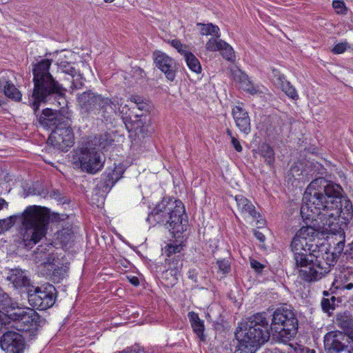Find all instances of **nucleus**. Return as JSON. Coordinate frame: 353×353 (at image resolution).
<instances>
[{
  "label": "nucleus",
  "mask_w": 353,
  "mask_h": 353,
  "mask_svg": "<svg viewBox=\"0 0 353 353\" xmlns=\"http://www.w3.org/2000/svg\"><path fill=\"white\" fill-rule=\"evenodd\" d=\"M293 353H315L314 350H310L307 347L296 344L293 349Z\"/></svg>",
  "instance_id": "nucleus-46"
},
{
  "label": "nucleus",
  "mask_w": 353,
  "mask_h": 353,
  "mask_svg": "<svg viewBox=\"0 0 353 353\" xmlns=\"http://www.w3.org/2000/svg\"><path fill=\"white\" fill-rule=\"evenodd\" d=\"M230 77L234 82L238 83L239 88L244 91L252 94H256L259 92L258 89L249 80L248 75L237 67L230 69Z\"/></svg>",
  "instance_id": "nucleus-20"
},
{
  "label": "nucleus",
  "mask_w": 353,
  "mask_h": 353,
  "mask_svg": "<svg viewBox=\"0 0 353 353\" xmlns=\"http://www.w3.org/2000/svg\"><path fill=\"white\" fill-rule=\"evenodd\" d=\"M351 250L353 251V242L351 243Z\"/></svg>",
  "instance_id": "nucleus-60"
},
{
  "label": "nucleus",
  "mask_w": 353,
  "mask_h": 353,
  "mask_svg": "<svg viewBox=\"0 0 353 353\" xmlns=\"http://www.w3.org/2000/svg\"><path fill=\"white\" fill-rule=\"evenodd\" d=\"M316 247L303 237L296 234L292 243L291 249L294 253L295 265L299 268V276L306 281H315L330 272V264L322 257L314 254Z\"/></svg>",
  "instance_id": "nucleus-3"
},
{
  "label": "nucleus",
  "mask_w": 353,
  "mask_h": 353,
  "mask_svg": "<svg viewBox=\"0 0 353 353\" xmlns=\"http://www.w3.org/2000/svg\"><path fill=\"white\" fill-rule=\"evenodd\" d=\"M336 297L332 296L330 298H323L321 301V307L325 312H330L335 306Z\"/></svg>",
  "instance_id": "nucleus-36"
},
{
  "label": "nucleus",
  "mask_w": 353,
  "mask_h": 353,
  "mask_svg": "<svg viewBox=\"0 0 353 353\" xmlns=\"http://www.w3.org/2000/svg\"><path fill=\"white\" fill-rule=\"evenodd\" d=\"M114 0H104L105 2H107V3H111L112 1H114Z\"/></svg>",
  "instance_id": "nucleus-59"
},
{
  "label": "nucleus",
  "mask_w": 353,
  "mask_h": 353,
  "mask_svg": "<svg viewBox=\"0 0 353 353\" xmlns=\"http://www.w3.org/2000/svg\"><path fill=\"white\" fill-rule=\"evenodd\" d=\"M250 265L257 272H261L265 268L264 265L254 259L250 261Z\"/></svg>",
  "instance_id": "nucleus-49"
},
{
  "label": "nucleus",
  "mask_w": 353,
  "mask_h": 353,
  "mask_svg": "<svg viewBox=\"0 0 353 353\" xmlns=\"http://www.w3.org/2000/svg\"><path fill=\"white\" fill-rule=\"evenodd\" d=\"M231 143L237 152H241L242 151V146L236 137H232Z\"/></svg>",
  "instance_id": "nucleus-53"
},
{
  "label": "nucleus",
  "mask_w": 353,
  "mask_h": 353,
  "mask_svg": "<svg viewBox=\"0 0 353 353\" xmlns=\"http://www.w3.org/2000/svg\"><path fill=\"white\" fill-rule=\"evenodd\" d=\"M341 190H340V193H339V199L338 200V203H339V208L340 209V213H339V215L336 218V219L334 220V222L336 221L337 218L341 216V214H345L344 211H345V213L347 214H350L352 211V205L350 203V201H345V206L344 207V208L343 209L342 207H341V192H342V188L341 187L338 185Z\"/></svg>",
  "instance_id": "nucleus-37"
},
{
  "label": "nucleus",
  "mask_w": 353,
  "mask_h": 353,
  "mask_svg": "<svg viewBox=\"0 0 353 353\" xmlns=\"http://www.w3.org/2000/svg\"><path fill=\"white\" fill-rule=\"evenodd\" d=\"M169 268L163 272V277L167 278L168 276H171L170 284H174L178 280V276H180V272L182 268L183 264L180 256L178 255L170 258L168 260Z\"/></svg>",
  "instance_id": "nucleus-23"
},
{
  "label": "nucleus",
  "mask_w": 353,
  "mask_h": 353,
  "mask_svg": "<svg viewBox=\"0 0 353 353\" xmlns=\"http://www.w3.org/2000/svg\"><path fill=\"white\" fill-rule=\"evenodd\" d=\"M285 93L292 99L296 100L299 98L296 90L292 85L285 89Z\"/></svg>",
  "instance_id": "nucleus-51"
},
{
  "label": "nucleus",
  "mask_w": 353,
  "mask_h": 353,
  "mask_svg": "<svg viewBox=\"0 0 353 353\" xmlns=\"http://www.w3.org/2000/svg\"><path fill=\"white\" fill-rule=\"evenodd\" d=\"M6 205H8L7 202L3 199H0V210L3 209Z\"/></svg>",
  "instance_id": "nucleus-57"
},
{
  "label": "nucleus",
  "mask_w": 353,
  "mask_h": 353,
  "mask_svg": "<svg viewBox=\"0 0 353 353\" xmlns=\"http://www.w3.org/2000/svg\"><path fill=\"white\" fill-rule=\"evenodd\" d=\"M238 210L245 217L251 218L256 221L257 227H261L264 225V220L261 218V215L255 210L254 205L243 195H236L235 196Z\"/></svg>",
  "instance_id": "nucleus-17"
},
{
  "label": "nucleus",
  "mask_w": 353,
  "mask_h": 353,
  "mask_svg": "<svg viewBox=\"0 0 353 353\" xmlns=\"http://www.w3.org/2000/svg\"><path fill=\"white\" fill-rule=\"evenodd\" d=\"M7 281L13 285L16 289L25 288L28 292L32 288L31 281L26 273L19 269L11 270L6 277Z\"/></svg>",
  "instance_id": "nucleus-21"
},
{
  "label": "nucleus",
  "mask_w": 353,
  "mask_h": 353,
  "mask_svg": "<svg viewBox=\"0 0 353 353\" xmlns=\"http://www.w3.org/2000/svg\"><path fill=\"white\" fill-rule=\"evenodd\" d=\"M10 323H11V322L9 318V313L6 314L0 310V329H1L3 326L6 325V324Z\"/></svg>",
  "instance_id": "nucleus-48"
},
{
  "label": "nucleus",
  "mask_w": 353,
  "mask_h": 353,
  "mask_svg": "<svg viewBox=\"0 0 353 353\" xmlns=\"http://www.w3.org/2000/svg\"><path fill=\"white\" fill-rule=\"evenodd\" d=\"M171 46L174 48L177 51L181 54L184 55V52H188V51L186 50L187 46L183 45L179 40L173 39L170 41Z\"/></svg>",
  "instance_id": "nucleus-44"
},
{
  "label": "nucleus",
  "mask_w": 353,
  "mask_h": 353,
  "mask_svg": "<svg viewBox=\"0 0 353 353\" xmlns=\"http://www.w3.org/2000/svg\"><path fill=\"white\" fill-rule=\"evenodd\" d=\"M72 80V88L74 89H79L83 85V78L80 74H74V76H71Z\"/></svg>",
  "instance_id": "nucleus-43"
},
{
  "label": "nucleus",
  "mask_w": 353,
  "mask_h": 353,
  "mask_svg": "<svg viewBox=\"0 0 353 353\" xmlns=\"http://www.w3.org/2000/svg\"><path fill=\"white\" fill-rule=\"evenodd\" d=\"M239 328L235 332L236 339H243L257 347L270 339V325L264 313L250 316Z\"/></svg>",
  "instance_id": "nucleus-8"
},
{
  "label": "nucleus",
  "mask_w": 353,
  "mask_h": 353,
  "mask_svg": "<svg viewBox=\"0 0 353 353\" xmlns=\"http://www.w3.org/2000/svg\"><path fill=\"white\" fill-rule=\"evenodd\" d=\"M200 26V32L202 35H214L216 37H220L219 28L217 26H214L212 23L203 24L198 23Z\"/></svg>",
  "instance_id": "nucleus-30"
},
{
  "label": "nucleus",
  "mask_w": 353,
  "mask_h": 353,
  "mask_svg": "<svg viewBox=\"0 0 353 353\" xmlns=\"http://www.w3.org/2000/svg\"><path fill=\"white\" fill-rule=\"evenodd\" d=\"M113 141L111 134L107 132L101 134L98 138V143L103 148L111 145Z\"/></svg>",
  "instance_id": "nucleus-38"
},
{
  "label": "nucleus",
  "mask_w": 353,
  "mask_h": 353,
  "mask_svg": "<svg viewBox=\"0 0 353 353\" xmlns=\"http://www.w3.org/2000/svg\"><path fill=\"white\" fill-rule=\"evenodd\" d=\"M58 66L63 72L68 74L70 76H74V74H76L75 68L67 61H61L58 63Z\"/></svg>",
  "instance_id": "nucleus-41"
},
{
  "label": "nucleus",
  "mask_w": 353,
  "mask_h": 353,
  "mask_svg": "<svg viewBox=\"0 0 353 353\" xmlns=\"http://www.w3.org/2000/svg\"><path fill=\"white\" fill-rule=\"evenodd\" d=\"M185 209L180 201L164 199L152 211L155 221L168 228L173 236L181 234L187 225Z\"/></svg>",
  "instance_id": "nucleus-7"
},
{
  "label": "nucleus",
  "mask_w": 353,
  "mask_h": 353,
  "mask_svg": "<svg viewBox=\"0 0 353 353\" xmlns=\"http://www.w3.org/2000/svg\"><path fill=\"white\" fill-rule=\"evenodd\" d=\"M220 37H212L205 44V48L210 52L219 51L223 48V45L225 46V41L219 39Z\"/></svg>",
  "instance_id": "nucleus-32"
},
{
  "label": "nucleus",
  "mask_w": 353,
  "mask_h": 353,
  "mask_svg": "<svg viewBox=\"0 0 353 353\" xmlns=\"http://www.w3.org/2000/svg\"><path fill=\"white\" fill-rule=\"evenodd\" d=\"M324 295L328 296L329 294L327 292H324Z\"/></svg>",
  "instance_id": "nucleus-61"
},
{
  "label": "nucleus",
  "mask_w": 353,
  "mask_h": 353,
  "mask_svg": "<svg viewBox=\"0 0 353 353\" xmlns=\"http://www.w3.org/2000/svg\"><path fill=\"white\" fill-rule=\"evenodd\" d=\"M338 184L317 178L307 187L301 208V215L304 221H310L312 225L302 227L296 234L313 243L319 232L332 230L334 220L339 215Z\"/></svg>",
  "instance_id": "nucleus-1"
},
{
  "label": "nucleus",
  "mask_w": 353,
  "mask_h": 353,
  "mask_svg": "<svg viewBox=\"0 0 353 353\" xmlns=\"http://www.w3.org/2000/svg\"><path fill=\"white\" fill-rule=\"evenodd\" d=\"M181 244H168L165 247L164 253L168 257L171 258L172 255L176 254V253H179L181 251Z\"/></svg>",
  "instance_id": "nucleus-40"
},
{
  "label": "nucleus",
  "mask_w": 353,
  "mask_h": 353,
  "mask_svg": "<svg viewBox=\"0 0 353 353\" xmlns=\"http://www.w3.org/2000/svg\"><path fill=\"white\" fill-rule=\"evenodd\" d=\"M216 264L218 265L219 270L221 272H222V274H225L230 272V265L228 260H225V259L218 260L216 261Z\"/></svg>",
  "instance_id": "nucleus-42"
},
{
  "label": "nucleus",
  "mask_w": 353,
  "mask_h": 353,
  "mask_svg": "<svg viewBox=\"0 0 353 353\" xmlns=\"http://www.w3.org/2000/svg\"><path fill=\"white\" fill-rule=\"evenodd\" d=\"M50 248H52L51 245L45 244L39 245L32 255L33 260L35 263L43 265L51 264L54 261V257L50 252Z\"/></svg>",
  "instance_id": "nucleus-22"
},
{
  "label": "nucleus",
  "mask_w": 353,
  "mask_h": 353,
  "mask_svg": "<svg viewBox=\"0 0 353 353\" xmlns=\"http://www.w3.org/2000/svg\"><path fill=\"white\" fill-rule=\"evenodd\" d=\"M184 57L189 68L196 72H201V66L198 59L190 52H184Z\"/></svg>",
  "instance_id": "nucleus-29"
},
{
  "label": "nucleus",
  "mask_w": 353,
  "mask_h": 353,
  "mask_svg": "<svg viewBox=\"0 0 353 353\" xmlns=\"http://www.w3.org/2000/svg\"><path fill=\"white\" fill-rule=\"evenodd\" d=\"M343 239H344V236H343ZM344 244H345L344 239L339 241L336 243V246L334 247V254H341L342 252V251L343 250Z\"/></svg>",
  "instance_id": "nucleus-52"
},
{
  "label": "nucleus",
  "mask_w": 353,
  "mask_h": 353,
  "mask_svg": "<svg viewBox=\"0 0 353 353\" xmlns=\"http://www.w3.org/2000/svg\"><path fill=\"white\" fill-rule=\"evenodd\" d=\"M0 308L7 310L8 313L12 312L18 308V303L14 301L9 295L0 289Z\"/></svg>",
  "instance_id": "nucleus-26"
},
{
  "label": "nucleus",
  "mask_w": 353,
  "mask_h": 353,
  "mask_svg": "<svg viewBox=\"0 0 353 353\" xmlns=\"http://www.w3.org/2000/svg\"><path fill=\"white\" fill-rule=\"evenodd\" d=\"M333 8L336 10L339 14H345L347 12V9L345 8V3L342 1H334L332 2Z\"/></svg>",
  "instance_id": "nucleus-45"
},
{
  "label": "nucleus",
  "mask_w": 353,
  "mask_h": 353,
  "mask_svg": "<svg viewBox=\"0 0 353 353\" xmlns=\"http://www.w3.org/2000/svg\"><path fill=\"white\" fill-rule=\"evenodd\" d=\"M232 114L236 126L245 134L251 132V122L248 112L241 105H236L232 110Z\"/></svg>",
  "instance_id": "nucleus-19"
},
{
  "label": "nucleus",
  "mask_w": 353,
  "mask_h": 353,
  "mask_svg": "<svg viewBox=\"0 0 353 353\" xmlns=\"http://www.w3.org/2000/svg\"><path fill=\"white\" fill-rule=\"evenodd\" d=\"M334 323L345 333L330 332L324 337L327 353H353V318L347 312L336 315Z\"/></svg>",
  "instance_id": "nucleus-6"
},
{
  "label": "nucleus",
  "mask_w": 353,
  "mask_h": 353,
  "mask_svg": "<svg viewBox=\"0 0 353 353\" xmlns=\"http://www.w3.org/2000/svg\"><path fill=\"white\" fill-rule=\"evenodd\" d=\"M188 317L190 319L192 327L196 334L198 337L200 338L201 340H204V323L202 320H201L199 317L198 314L194 312H190L188 313Z\"/></svg>",
  "instance_id": "nucleus-25"
},
{
  "label": "nucleus",
  "mask_w": 353,
  "mask_h": 353,
  "mask_svg": "<svg viewBox=\"0 0 353 353\" xmlns=\"http://www.w3.org/2000/svg\"><path fill=\"white\" fill-rule=\"evenodd\" d=\"M271 330L277 340L285 343L294 337L298 330V319L289 306L277 308L273 314Z\"/></svg>",
  "instance_id": "nucleus-9"
},
{
  "label": "nucleus",
  "mask_w": 353,
  "mask_h": 353,
  "mask_svg": "<svg viewBox=\"0 0 353 353\" xmlns=\"http://www.w3.org/2000/svg\"><path fill=\"white\" fill-rule=\"evenodd\" d=\"M16 311L9 313L11 327H14L19 331H30L36 330L41 322L40 315L34 310L30 308L22 309L16 308Z\"/></svg>",
  "instance_id": "nucleus-12"
},
{
  "label": "nucleus",
  "mask_w": 353,
  "mask_h": 353,
  "mask_svg": "<svg viewBox=\"0 0 353 353\" xmlns=\"http://www.w3.org/2000/svg\"><path fill=\"white\" fill-rule=\"evenodd\" d=\"M123 171L121 168H115L110 173L108 174L110 185L114 183L122 176Z\"/></svg>",
  "instance_id": "nucleus-39"
},
{
  "label": "nucleus",
  "mask_w": 353,
  "mask_h": 353,
  "mask_svg": "<svg viewBox=\"0 0 353 353\" xmlns=\"http://www.w3.org/2000/svg\"><path fill=\"white\" fill-rule=\"evenodd\" d=\"M0 91H3L6 97L15 101H20L21 93L15 85L5 77L0 78Z\"/></svg>",
  "instance_id": "nucleus-24"
},
{
  "label": "nucleus",
  "mask_w": 353,
  "mask_h": 353,
  "mask_svg": "<svg viewBox=\"0 0 353 353\" xmlns=\"http://www.w3.org/2000/svg\"><path fill=\"white\" fill-rule=\"evenodd\" d=\"M77 101L83 117L102 121H110L119 109L118 100L105 97L92 90L79 94Z\"/></svg>",
  "instance_id": "nucleus-5"
},
{
  "label": "nucleus",
  "mask_w": 353,
  "mask_h": 353,
  "mask_svg": "<svg viewBox=\"0 0 353 353\" xmlns=\"http://www.w3.org/2000/svg\"><path fill=\"white\" fill-rule=\"evenodd\" d=\"M153 55L157 67L165 74L169 81H172L175 78L174 61L160 51L154 52Z\"/></svg>",
  "instance_id": "nucleus-18"
},
{
  "label": "nucleus",
  "mask_w": 353,
  "mask_h": 353,
  "mask_svg": "<svg viewBox=\"0 0 353 353\" xmlns=\"http://www.w3.org/2000/svg\"><path fill=\"white\" fill-rule=\"evenodd\" d=\"M130 100L135 104V105H138L139 104V102H143V100L139 97L137 96L132 97Z\"/></svg>",
  "instance_id": "nucleus-56"
},
{
  "label": "nucleus",
  "mask_w": 353,
  "mask_h": 353,
  "mask_svg": "<svg viewBox=\"0 0 353 353\" xmlns=\"http://www.w3.org/2000/svg\"><path fill=\"white\" fill-rule=\"evenodd\" d=\"M347 47V43H340L336 44L332 49V52L335 54H341L343 53Z\"/></svg>",
  "instance_id": "nucleus-50"
},
{
  "label": "nucleus",
  "mask_w": 353,
  "mask_h": 353,
  "mask_svg": "<svg viewBox=\"0 0 353 353\" xmlns=\"http://www.w3.org/2000/svg\"><path fill=\"white\" fill-rule=\"evenodd\" d=\"M339 278L341 281V288L352 290L353 289V271L346 269L341 272Z\"/></svg>",
  "instance_id": "nucleus-28"
},
{
  "label": "nucleus",
  "mask_w": 353,
  "mask_h": 353,
  "mask_svg": "<svg viewBox=\"0 0 353 353\" xmlns=\"http://www.w3.org/2000/svg\"><path fill=\"white\" fill-rule=\"evenodd\" d=\"M130 282L134 286H137L139 284V279L136 276H132L130 278H128Z\"/></svg>",
  "instance_id": "nucleus-55"
},
{
  "label": "nucleus",
  "mask_w": 353,
  "mask_h": 353,
  "mask_svg": "<svg viewBox=\"0 0 353 353\" xmlns=\"http://www.w3.org/2000/svg\"><path fill=\"white\" fill-rule=\"evenodd\" d=\"M110 181L108 180V177L107 175L105 179H102L100 181V184L99 185V188L101 189L103 192L108 191L114 185H110Z\"/></svg>",
  "instance_id": "nucleus-47"
},
{
  "label": "nucleus",
  "mask_w": 353,
  "mask_h": 353,
  "mask_svg": "<svg viewBox=\"0 0 353 353\" xmlns=\"http://www.w3.org/2000/svg\"><path fill=\"white\" fill-rule=\"evenodd\" d=\"M50 219V211L37 205L28 207L21 216L20 245L31 249L46 235Z\"/></svg>",
  "instance_id": "nucleus-4"
},
{
  "label": "nucleus",
  "mask_w": 353,
  "mask_h": 353,
  "mask_svg": "<svg viewBox=\"0 0 353 353\" xmlns=\"http://www.w3.org/2000/svg\"><path fill=\"white\" fill-rule=\"evenodd\" d=\"M139 103L138 105H136L134 107L130 108L128 112H124L125 108H123L121 114L126 128L130 132H134V136L141 140L148 137L150 131L148 125L146 124L147 116L135 111V109L142 111L147 108L148 105L143 101L139 102Z\"/></svg>",
  "instance_id": "nucleus-10"
},
{
  "label": "nucleus",
  "mask_w": 353,
  "mask_h": 353,
  "mask_svg": "<svg viewBox=\"0 0 353 353\" xmlns=\"http://www.w3.org/2000/svg\"><path fill=\"white\" fill-rule=\"evenodd\" d=\"M259 152L265 159L268 165H271L274 161V152L268 144L263 143L259 148Z\"/></svg>",
  "instance_id": "nucleus-27"
},
{
  "label": "nucleus",
  "mask_w": 353,
  "mask_h": 353,
  "mask_svg": "<svg viewBox=\"0 0 353 353\" xmlns=\"http://www.w3.org/2000/svg\"><path fill=\"white\" fill-rule=\"evenodd\" d=\"M226 134L230 137V139H232V137H234L232 135V131L228 128L226 130Z\"/></svg>",
  "instance_id": "nucleus-58"
},
{
  "label": "nucleus",
  "mask_w": 353,
  "mask_h": 353,
  "mask_svg": "<svg viewBox=\"0 0 353 353\" xmlns=\"http://www.w3.org/2000/svg\"><path fill=\"white\" fill-rule=\"evenodd\" d=\"M48 142L59 150L68 151L74 143V134L70 122L67 123V125H58L54 129L49 136Z\"/></svg>",
  "instance_id": "nucleus-14"
},
{
  "label": "nucleus",
  "mask_w": 353,
  "mask_h": 353,
  "mask_svg": "<svg viewBox=\"0 0 353 353\" xmlns=\"http://www.w3.org/2000/svg\"><path fill=\"white\" fill-rule=\"evenodd\" d=\"M273 80L274 84L280 87L284 92H285V89H288L292 85L291 83L285 79L283 74H274Z\"/></svg>",
  "instance_id": "nucleus-33"
},
{
  "label": "nucleus",
  "mask_w": 353,
  "mask_h": 353,
  "mask_svg": "<svg viewBox=\"0 0 353 353\" xmlns=\"http://www.w3.org/2000/svg\"><path fill=\"white\" fill-rule=\"evenodd\" d=\"M239 341L237 348L234 353H254L257 347L252 344H250L248 341H243V339H236Z\"/></svg>",
  "instance_id": "nucleus-31"
},
{
  "label": "nucleus",
  "mask_w": 353,
  "mask_h": 353,
  "mask_svg": "<svg viewBox=\"0 0 353 353\" xmlns=\"http://www.w3.org/2000/svg\"><path fill=\"white\" fill-rule=\"evenodd\" d=\"M51 62L50 59H43L33 66L34 89L28 99V103L34 114L42 102H57L59 105H63L65 102V89L50 73Z\"/></svg>",
  "instance_id": "nucleus-2"
},
{
  "label": "nucleus",
  "mask_w": 353,
  "mask_h": 353,
  "mask_svg": "<svg viewBox=\"0 0 353 353\" xmlns=\"http://www.w3.org/2000/svg\"><path fill=\"white\" fill-rule=\"evenodd\" d=\"M221 55L228 61L234 62L235 61L234 51L233 48L225 42V46L223 45L221 50H219Z\"/></svg>",
  "instance_id": "nucleus-34"
},
{
  "label": "nucleus",
  "mask_w": 353,
  "mask_h": 353,
  "mask_svg": "<svg viewBox=\"0 0 353 353\" xmlns=\"http://www.w3.org/2000/svg\"><path fill=\"white\" fill-rule=\"evenodd\" d=\"M0 345L6 353H23L26 341L20 333L8 331L1 336Z\"/></svg>",
  "instance_id": "nucleus-16"
},
{
  "label": "nucleus",
  "mask_w": 353,
  "mask_h": 353,
  "mask_svg": "<svg viewBox=\"0 0 353 353\" xmlns=\"http://www.w3.org/2000/svg\"><path fill=\"white\" fill-rule=\"evenodd\" d=\"M64 112L65 111H54L50 108H46L38 118V121L41 126L48 129H55L58 125H67V123L71 121L68 113Z\"/></svg>",
  "instance_id": "nucleus-15"
},
{
  "label": "nucleus",
  "mask_w": 353,
  "mask_h": 353,
  "mask_svg": "<svg viewBox=\"0 0 353 353\" xmlns=\"http://www.w3.org/2000/svg\"><path fill=\"white\" fill-rule=\"evenodd\" d=\"M16 221V217L14 216H11L7 219H1L0 220V234L7 231L10 228H12Z\"/></svg>",
  "instance_id": "nucleus-35"
},
{
  "label": "nucleus",
  "mask_w": 353,
  "mask_h": 353,
  "mask_svg": "<svg viewBox=\"0 0 353 353\" xmlns=\"http://www.w3.org/2000/svg\"><path fill=\"white\" fill-rule=\"evenodd\" d=\"M254 236H256V238L257 239H259L261 242H263L265 241V237L262 232H261L259 231L254 230Z\"/></svg>",
  "instance_id": "nucleus-54"
},
{
  "label": "nucleus",
  "mask_w": 353,
  "mask_h": 353,
  "mask_svg": "<svg viewBox=\"0 0 353 353\" xmlns=\"http://www.w3.org/2000/svg\"><path fill=\"white\" fill-rule=\"evenodd\" d=\"M74 163L80 165L82 170L90 173L99 171L103 165L101 154L95 148H85L78 150L73 155Z\"/></svg>",
  "instance_id": "nucleus-13"
},
{
  "label": "nucleus",
  "mask_w": 353,
  "mask_h": 353,
  "mask_svg": "<svg viewBox=\"0 0 353 353\" xmlns=\"http://www.w3.org/2000/svg\"><path fill=\"white\" fill-rule=\"evenodd\" d=\"M57 290L50 283L41 287L32 286L28 288V299L29 304L37 310H44L51 307L55 303Z\"/></svg>",
  "instance_id": "nucleus-11"
}]
</instances>
